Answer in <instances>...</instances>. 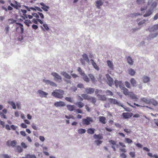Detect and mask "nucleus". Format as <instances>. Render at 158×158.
<instances>
[{"instance_id": "nucleus-1", "label": "nucleus", "mask_w": 158, "mask_h": 158, "mask_svg": "<svg viewBox=\"0 0 158 158\" xmlns=\"http://www.w3.org/2000/svg\"><path fill=\"white\" fill-rule=\"evenodd\" d=\"M64 91L61 89H56L52 93V95L55 97L61 99L63 97Z\"/></svg>"}, {"instance_id": "nucleus-60", "label": "nucleus", "mask_w": 158, "mask_h": 158, "mask_svg": "<svg viewBox=\"0 0 158 158\" xmlns=\"http://www.w3.org/2000/svg\"><path fill=\"white\" fill-rule=\"evenodd\" d=\"M120 152H122L124 153L127 152V150L125 148H121L119 149Z\"/></svg>"}, {"instance_id": "nucleus-25", "label": "nucleus", "mask_w": 158, "mask_h": 158, "mask_svg": "<svg viewBox=\"0 0 158 158\" xmlns=\"http://www.w3.org/2000/svg\"><path fill=\"white\" fill-rule=\"evenodd\" d=\"M66 107L70 111H73L75 109V106L73 105H68Z\"/></svg>"}, {"instance_id": "nucleus-21", "label": "nucleus", "mask_w": 158, "mask_h": 158, "mask_svg": "<svg viewBox=\"0 0 158 158\" xmlns=\"http://www.w3.org/2000/svg\"><path fill=\"white\" fill-rule=\"evenodd\" d=\"M150 99L148 98H143L141 99V101L148 104H150Z\"/></svg>"}, {"instance_id": "nucleus-52", "label": "nucleus", "mask_w": 158, "mask_h": 158, "mask_svg": "<svg viewBox=\"0 0 158 158\" xmlns=\"http://www.w3.org/2000/svg\"><path fill=\"white\" fill-rule=\"evenodd\" d=\"M27 158H36V157L34 155H30L28 154L26 156Z\"/></svg>"}, {"instance_id": "nucleus-55", "label": "nucleus", "mask_w": 158, "mask_h": 158, "mask_svg": "<svg viewBox=\"0 0 158 158\" xmlns=\"http://www.w3.org/2000/svg\"><path fill=\"white\" fill-rule=\"evenodd\" d=\"M21 145L22 146V148H27V145L24 142H22L21 143Z\"/></svg>"}, {"instance_id": "nucleus-30", "label": "nucleus", "mask_w": 158, "mask_h": 158, "mask_svg": "<svg viewBox=\"0 0 158 158\" xmlns=\"http://www.w3.org/2000/svg\"><path fill=\"white\" fill-rule=\"evenodd\" d=\"M94 137L95 139H102L103 138V136L101 135L100 134L98 135L96 134H94Z\"/></svg>"}, {"instance_id": "nucleus-34", "label": "nucleus", "mask_w": 158, "mask_h": 158, "mask_svg": "<svg viewBox=\"0 0 158 158\" xmlns=\"http://www.w3.org/2000/svg\"><path fill=\"white\" fill-rule=\"evenodd\" d=\"M95 129L94 128H90L87 130V133L89 134H93L94 133Z\"/></svg>"}, {"instance_id": "nucleus-14", "label": "nucleus", "mask_w": 158, "mask_h": 158, "mask_svg": "<svg viewBox=\"0 0 158 158\" xmlns=\"http://www.w3.org/2000/svg\"><path fill=\"white\" fill-rule=\"evenodd\" d=\"M38 92L40 94V96L42 97L46 98L48 95V94L47 93L41 90H39L38 91Z\"/></svg>"}, {"instance_id": "nucleus-13", "label": "nucleus", "mask_w": 158, "mask_h": 158, "mask_svg": "<svg viewBox=\"0 0 158 158\" xmlns=\"http://www.w3.org/2000/svg\"><path fill=\"white\" fill-rule=\"evenodd\" d=\"M15 5L13 3H11L10 5L11 6L14 7L15 8L18 9L19 8H20L21 6L19 3L18 2L16 1H14Z\"/></svg>"}, {"instance_id": "nucleus-20", "label": "nucleus", "mask_w": 158, "mask_h": 158, "mask_svg": "<svg viewBox=\"0 0 158 158\" xmlns=\"http://www.w3.org/2000/svg\"><path fill=\"white\" fill-rule=\"evenodd\" d=\"M98 96V98L99 100L105 101H106L107 98L105 95H100Z\"/></svg>"}, {"instance_id": "nucleus-48", "label": "nucleus", "mask_w": 158, "mask_h": 158, "mask_svg": "<svg viewBox=\"0 0 158 158\" xmlns=\"http://www.w3.org/2000/svg\"><path fill=\"white\" fill-rule=\"evenodd\" d=\"M0 157L1 158H10V156L7 154H1L0 155Z\"/></svg>"}, {"instance_id": "nucleus-31", "label": "nucleus", "mask_w": 158, "mask_h": 158, "mask_svg": "<svg viewBox=\"0 0 158 158\" xmlns=\"http://www.w3.org/2000/svg\"><path fill=\"white\" fill-rule=\"evenodd\" d=\"M127 60L128 63L130 65H133V63H134V61L131 57H130L129 56L127 57Z\"/></svg>"}, {"instance_id": "nucleus-16", "label": "nucleus", "mask_w": 158, "mask_h": 158, "mask_svg": "<svg viewBox=\"0 0 158 158\" xmlns=\"http://www.w3.org/2000/svg\"><path fill=\"white\" fill-rule=\"evenodd\" d=\"M96 6L98 8L100 9L101 8L100 6H102L103 4V2L102 0H97L96 2Z\"/></svg>"}, {"instance_id": "nucleus-39", "label": "nucleus", "mask_w": 158, "mask_h": 158, "mask_svg": "<svg viewBox=\"0 0 158 158\" xmlns=\"http://www.w3.org/2000/svg\"><path fill=\"white\" fill-rule=\"evenodd\" d=\"M82 57L83 58V59L87 61L88 62H89V59L88 57V56L85 53L84 54L82 55Z\"/></svg>"}, {"instance_id": "nucleus-51", "label": "nucleus", "mask_w": 158, "mask_h": 158, "mask_svg": "<svg viewBox=\"0 0 158 158\" xmlns=\"http://www.w3.org/2000/svg\"><path fill=\"white\" fill-rule=\"evenodd\" d=\"M65 99L67 101L70 102H72L73 101V98H71L70 97H66L65 98Z\"/></svg>"}, {"instance_id": "nucleus-42", "label": "nucleus", "mask_w": 158, "mask_h": 158, "mask_svg": "<svg viewBox=\"0 0 158 158\" xmlns=\"http://www.w3.org/2000/svg\"><path fill=\"white\" fill-rule=\"evenodd\" d=\"M152 13V12L151 10H148L147 11L145 14L143 15V17H146L150 16Z\"/></svg>"}, {"instance_id": "nucleus-62", "label": "nucleus", "mask_w": 158, "mask_h": 158, "mask_svg": "<svg viewBox=\"0 0 158 158\" xmlns=\"http://www.w3.org/2000/svg\"><path fill=\"white\" fill-rule=\"evenodd\" d=\"M65 117L67 119H70V118H72L73 119H74V117L71 115H69V116L66 115L65 116Z\"/></svg>"}, {"instance_id": "nucleus-43", "label": "nucleus", "mask_w": 158, "mask_h": 158, "mask_svg": "<svg viewBox=\"0 0 158 158\" xmlns=\"http://www.w3.org/2000/svg\"><path fill=\"white\" fill-rule=\"evenodd\" d=\"M102 90L101 89H96L95 91V94L97 96V97H98V95H100V94H101L102 93Z\"/></svg>"}, {"instance_id": "nucleus-8", "label": "nucleus", "mask_w": 158, "mask_h": 158, "mask_svg": "<svg viewBox=\"0 0 158 158\" xmlns=\"http://www.w3.org/2000/svg\"><path fill=\"white\" fill-rule=\"evenodd\" d=\"M133 115L131 113L124 112L122 114V116L124 119H128L131 118Z\"/></svg>"}, {"instance_id": "nucleus-9", "label": "nucleus", "mask_w": 158, "mask_h": 158, "mask_svg": "<svg viewBox=\"0 0 158 158\" xmlns=\"http://www.w3.org/2000/svg\"><path fill=\"white\" fill-rule=\"evenodd\" d=\"M43 81L47 84H49L50 85L53 86H57V85L55 82L49 80L43 79Z\"/></svg>"}, {"instance_id": "nucleus-19", "label": "nucleus", "mask_w": 158, "mask_h": 158, "mask_svg": "<svg viewBox=\"0 0 158 158\" xmlns=\"http://www.w3.org/2000/svg\"><path fill=\"white\" fill-rule=\"evenodd\" d=\"M40 4L41 6H43L41 8L44 11H48V9L49 8V7L48 6L45 5L42 2L40 3Z\"/></svg>"}, {"instance_id": "nucleus-26", "label": "nucleus", "mask_w": 158, "mask_h": 158, "mask_svg": "<svg viewBox=\"0 0 158 158\" xmlns=\"http://www.w3.org/2000/svg\"><path fill=\"white\" fill-rule=\"evenodd\" d=\"M61 74L66 78L69 79L71 77V76L65 72H63L61 73Z\"/></svg>"}, {"instance_id": "nucleus-18", "label": "nucleus", "mask_w": 158, "mask_h": 158, "mask_svg": "<svg viewBox=\"0 0 158 158\" xmlns=\"http://www.w3.org/2000/svg\"><path fill=\"white\" fill-rule=\"evenodd\" d=\"M38 22L41 24L43 23V21L39 19L34 18L32 20V23L35 24H38Z\"/></svg>"}, {"instance_id": "nucleus-40", "label": "nucleus", "mask_w": 158, "mask_h": 158, "mask_svg": "<svg viewBox=\"0 0 158 158\" xmlns=\"http://www.w3.org/2000/svg\"><path fill=\"white\" fill-rule=\"evenodd\" d=\"M83 77V79L85 81L88 82L89 81V79L85 74H84V75H83L82 76Z\"/></svg>"}, {"instance_id": "nucleus-37", "label": "nucleus", "mask_w": 158, "mask_h": 158, "mask_svg": "<svg viewBox=\"0 0 158 158\" xmlns=\"http://www.w3.org/2000/svg\"><path fill=\"white\" fill-rule=\"evenodd\" d=\"M88 101H90L93 104H95L96 102V99L95 97H90Z\"/></svg>"}, {"instance_id": "nucleus-47", "label": "nucleus", "mask_w": 158, "mask_h": 158, "mask_svg": "<svg viewBox=\"0 0 158 158\" xmlns=\"http://www.w3.org/2000/svg\"><path fill=\"white\" fill-rule=\"evenodd\" d=\"M105 92L107 96H112L113 95V92L110 90H107Z\"/></svg>"}, {"instance_id": "nucleus-2", "label": "nucleus", "mask_w": 158, "mask_h": 158, "mask_svg": "<svg viewBox=\"0 0 158 158\" xmlns=\"http://www.w3.org/2000/svg\"><path fill=\"white\" fill-rule=\"evenodd\" d=\"M93 122V119L90 117H87L82 120V123L83 125H88Z\"/></svg>"}, {"instance_id": "nucleus-7", "label": "nucleus", "mask_w": 158, "mask_h": 158, "mask_svg": "<svg viewBox=\"0 0 158 158\" xmlns=\"http://www.w3.org/2000/svg\"><path fill=\"white\" fill-rule=\"evenodd\" d=\"M106 77L107 79V82L108 84L110 86H111L113 84V79L110 77L109 74H107L106 75Z\"/></svg>"}, {"instance_id": "nucleus-44", "label": "nucleus", "mask_w": 158, "mask_h": 158, "mask_svg": "<svg viewBox=\"0 0 158 158\" xmlns=\"http://www.w3.org/2000/svg\"><path fill=\"white\" fill-rule=\"evenodd\" d=\"M130 82L133 86H135L136 81L134 78H131L130 80Z\"/></svg>"}, {"instance_id": "nucleus-22", "label": "nucleus", "mask_w": 158, "mask_h": 158, "mask_svg": "<svg viewBox=\"0 0 158 158\" xmlns=\"http://www.w3.org/2000/svg\"><path fill=\"white\" fill-rule=\"evenodd\" d=\"M75 104L78 107L80 108H82L84 106V104L81 101L77 102Z\"/></svg>"}, {"instance_id": "nucleus-35", "label": "nucleus", "mask_w": 158, "mask_h": 158, "mask_svg": "<svg viewBox=\"0 0 158 158\" xmlns=\"http://www.w3.org/2000/svg\"><path fill=\"white\" fill-rule=\"evenodd\" d=\"M128 72L129 74L132 76L134 75L135 73L134 70L132 69H129L128 70Z\"/></svg>"}, {"instance_id": "nucleus-5", "label": "nucleus", "mask_w": 158, "mask_h": 158, "mask_svg": "<svg viewBox=\"0 0 158 158\" xmlns=\"http://www.w3.org/2000/svg\"><path fill=\"white\" fill-rule=\"evenodd\" d=\"M17 142L16 140L10 141L8 140L6 143V145L8 146H11L12 147H15L17 144Z\"/></svg>"}, {"instance_id": "nucleus-15", "label": "nucleus", "mask_w": 158, "mask_h": 158, "mask_svg": "<svg viewBox=\"0 0 158 158\" xmlns=\"http://www.w3.org/2000/svg\"><path fill=\"white\" fill-rule=\"evenodd\" d=\"M131 99L135 100V101H137L138 100V98H137L136 95H135L133 92H130L128 95Z\"/></svg>"}, {"instance_id": "nucleus-28", "label": "nucleus", "mask_w": 158, "mask_h": 158, "mask_svg": "<svg viewBox=\"0 0 158 158\" xmlns=\"http://www.w3.org/2000/svg\"><path fill=\"white\" fill-rule=\"evenodd\" d=\"M99 121L103 124H105L106 123V118L104 116H100L99 117Z\"/></svg>"}, {"instance_id": "nucleus-11", "label": "nucleus", "mask_w": 158, "mask_h": 158, "mask_svg": "<svg viewBox=\"0 0 158 158\" xmlns=\"http://www.w3.org/2000/svg\"><path fill=\"white\" fill-rule=\"evenodd\" d=\"M85 92L88 94H92L94 93L95 89L94 88H85Z\"/></svg>"}, {"instance_id": "nucleus-57", "label": "nucleus", "mask_w": 158, "mask_h": 158, "mask_svg": "<svg viewBox=\"0 0 158 158\" xmlns=\"http://www.w3.org/2000/svg\"><path fill=\"white\" fill-rule=\"evenodd\" d=\"M109 142L113 145H116V142L114 140H110L109 141Z\"/></svg>"}, {"instance_id": "nucleus-53", "label": "nucleus", "mask_w": 158, "mask_h": 158, "mask_svg": "<svg viewBox=\"0 0 158 158\" xmlns=\"http://www.w3.org/2000/svg\"><path fill=\"white\" fill-rule=\"evenodd\" d=\"M125 141L126 143H131L132 142V141L131 140L128 138H126Z\"/></svg>"}, {"instance_id": "nucleus-4", "label": "nucleus", "mask_w": 158, "mask_h": 158, "mask_svg": "<svg viewBox=\"0 0 158 158\" xmlns=\"http://www.w3.org/2000/svg\"><path fill=\"white\" fill-rule=\"evenodd\" d=\"M51 75L54 77V79L56 81H59L60 82L62 80V78L61 76L59 75L58 73L55 72H52L51 73Z\"/></svg>"}, {"instance_id": "nucleus-45", "label": "nucleus", "mask_w": 158, "mask_h": 158, "mask_svg": "<svg viewBox=\"0 0 158 158\" xmlns=\"http://www.w3.org/2000/svg\"><path fill=\"white\" fill-rule=\"evenodd\" d=\"M78 131L79 134H81L85 133L86 132V130L84 129L80 128L78 129Z\"/></svg>"}, {"instance_id": "nucleus-41", "label": "nucleus", "mask_w": 158, "mask_h": 158, "mask_svg": "<svg viewBox=\"0 0 158 158\" xmlns=\"http://www.w3.org/2000/svg\"><path fill=\"white\" fill-rule=\"evenodd\" d=\"M152 104L154 106H156L158 103V102L155 100L153 99H150V104Z\"/></svg>"}, {"instance_id": "nucleus-23", "label": "nucleus", "mask_w": 158, "mask_h": 158, "mask_svg": "<svg viewBox=\"0 0 158 158\" xmlns=\"http://www.w3.org/2000/svg\"><path fill=\"white\" fill-rule=\"evenodd\" d=\"M107 63L109 68L111 70L114 69V65L113 63L109 60L107 61Z\"/></svg>"}, {"instance_id": "nucleus-38", "label": "nucleus", "mask_w": 158, "mask_h": 158, "mask_svg": "<svg viewBox=\"0 0 158 158\" xmlns=\"http://www.w3.org/2000/svg\"><path fill=\"white\" fill-rule=\"evenodd\" d=\"M24 23L28 27L30 26V24L32 23L31 22L29 19H26L24 21Z\"/></svg>"}, {"instance_id": "nucleus-58", "label": "nucleus", "mask_w": 158, "mask_h": 158, "mask_svg": "<svg viewBox=\"0 0 158 158\" xmlns=\"http://www.w3.org/2000/svg\"><path fill=\"white\" fill-rule=\"evenodd\" d=\"M125 85L127 88H131L130 84L128 81H125Z\"/></svg>"}, {"instance_id": "nucleus-29", "label": "nucleus", "mask_w": 158, "mask_h": 158, "mask_svg": "<svg viewBox=\"0 0 158 158\" xmlns=\"http://www.w3.org/2000/svg\"><path fill=\"white\" fill-rule=\"evenodd\" d=\"M88 76L89 77L93 83H95L97 81L93 74H90L88 75Z\"/></svg>"}, {"instance_id": "nucleus-27", "label": "nucleus", "mask_w": 158, "mask_h": 158, "mask_svg": "<svg viewBox=\"0 0 158 158\" xmlns=\"http://www.w3.org/2000/svg\"><path fill=\"white\" fill-rule=\"evenodd\" d=\"M158 29V24L154 25L150 28V31H154Z\"/></svg>"}, {"instance_id": "nucleus-54", "label": "nucleus", "mask_w": 158, "mask_h": 158, "mask_svg": "<svg viewBox=\"0 0 158 158\" xmlns=\"http://www.w3.org/2000/svg\"><path fill=\"white\" fill-rule=\"evenodd\" d=\"M94 143L97 144V145H99L100 144H102V141L97 140H96Z\"/></svg>"}, {"instance_id": "nucleus-56", "label": "nucleus", "mask_w": 158, "mask_h": 158, "mask_svg": "<svg viewBox=\"0 0 158 158\" xmlns=\"http://www.w3.org/2000/svg\"><path fill=\"white\" fill-rule=\"evenodd\" d=\"M8 21H11L10 22V24H13V23H16V20H15L13 19H8Z\"/></svg>"}, {"instance_id": "nucleus-50", "label": "nucleus", "mask_w": 158, "mask_h": 158, "mask_svg": "<svg viewBox=\"0 0 158 158\" xmlns=\"http://www.w3.org/2000/svg\"><path fill=\"white\" fill-rule=\"evenodd\" d=\"M9 103L12 106L13 109H15L16 108L15 104L14 102L13 101L10 102H9Z\"/></svg>"}, {"instance_id": "nucleus-32", "label": "nucleus", "mask_w": 158, "mask_h": 158, "mask_svg": "<svg viewBox=\"0 0 158 158\" xmlns=\"http://www.w3.org/2000/svg\"><path fill=\"white\" fill-rule=\"evenodd\" d=\"M122 89H123V92L124 94L126 95H128L130 92H129L128 90L125 87H124Z\"/></svg>"}, {"instance_id": "nucleus-64", "label": "nucleus", "mask_w": 158, "mask_h": 158, "mask_svg": "<svg viewBox=\"0 0 158 158\" xmlns=\"http://www.w3.org/2000/svg\"><path fill=\"white\" fill-rule=\"evenodd\" d=\"M146 22V20H143L142 21H141L139 23H138V24L139 25H142L144 23Z\"/></svg>"}, {"instance_id": "nucleus-49", "label": "nucleus", "mask_w": 158, "mask_h": 158, "mask_svg": "<svg viewBox=\"0 0 158 158\" xmlns=\"http://www.w3.org/2000/svg\"><path fill=\"white\" fill-rule=\"evenodd\" d=\"M77 70L79 72V73L82 76L83 75H84V72L82 71L80 67H78Z\"/></svg>"}, {"instance_id": "nucleus-46", "label": "nucleus", "mask_w": 158, "mask_h": 158, "mask_svg": "<svg viewBox=\"0 0 158 158\" xmlns=\"http://www.w3.org/2000/svg\"><path fill=\"white\" fill-rule=\"evenodd\" d=\"M129 154L132 158H134L136 154L135 152H130L129 153Z\"/></svg>"}, {"instance_id": "nucleus-63", "label": "nucleus", "mask_w": 158, "mask_h": 158, "mask_svg": "<svg viewBox=\"0 0 158 158\" xmlns=\"http://www.w3.org/2000/svg\"><path fill=\"white\" fill-rule=\"evenodd\" d=\"M120 157L121 158H126L127 157V156L124 153H123L120 154Z\"/></svg>"}, {"instance_id": "nucleus-61", "label": "nucleus", "mask_w": 158, "mask_h": 158, "mask_svg": "<svg viewBox=\"0 0 158 158\" xmlns=\"http://www.w3.org/2000/svg\"><path fill=\"white\" fill-rule=\"evenodd\" d=\"M43 26L44 27V28H45V29L47 31H48L49 30V28L48 27L47 24H43Z\"/></svg>"}, {"instance_id": "nucleus-12", "label": "nucleus", "mask_w": 158, "mask_h": 158, "mask_svg": "<svg viewBox=\"0 0 158 158\" xmlns=\"http://www.w3.org/2000/svg\"><path fill=\"white\" fill-rule=\"evenodd\" d=\"M54 105L56 107H58L64 106H65V104L63 102L60 101L55 102L54 104Z\"/></svg>"}, {"instance_id": "nucleus-10", "label": "nucleus", "mask_w": 158, "mask_h": 158, "mask_svg": "<svg viewBox=\"0 0 158 158\" xmlns=\"http://www.w3.org/2000/svg\"><path fill=\"white\" fill-rule=\"evenodd\" d=\"M115 86L117 87H119L120 88L122 89L123 87V84L121 81H119L117 80H115L114 81Z\"/></svg>"}, {"instance_id": "nucleus-33", "label": "nucleus", "mask_w": 158, "mask_h": 158, "mask_svg": "<svg viewBox=\"0 0 158 158\" xmlns=\"http://www.w3.org/2000/svg\"><path fill=\"white\" fill-rule=\"evenodd\" d=\"M150 78L149 77L144 76L143 78V81L144 83H146L150 81Z\"/></svg>"}, {"instance_id": "nucleus-59", "label": "nucleus", "mask_w": 158, "mask_h": 158, "mask_svg": "<svg viewBox=\"0 0 158 158\" xmlns=\"http://www.w3.org/2000/svg\"><path fill=\"white\" fill-rule=\"evenodd\" d=\"M145 0H137L136 2L138 4H141L144 2Z\"/></svg>"}, {"instance_id": "nucleus-6", "label": "nucleus", "mask_w": 158, "mask_h": 158, "mask_svg": "<svg viewBox=\"0 0 158 158\" xmlns=\"http://www.w3.org/2000/svg\"><path fill=\"white\" fill-rule=\"evenodd\" d=\"M109 102L111 104H117L119 106L123 107V105H121L115 99L113 98H109L108 99Z\"/></svg>"}, {"instance_id": "nucleus-17", "label": "nucleus", "mask_w": 158, "mask_h": 158, "mask_svg": "<svg viewBox=\"0 0 158 158\" xmlns=\"http://www.w3.org/2000/svg\"><path fill=\"white\" fill-rule=\"evenodd\" d=\"M90 61L91 64L93 66V67L97 71L99 70V67L98 66L96 63L94 61V60L93 59H91Z\"/></svg>"}, {"instance_id": "nucleus-24", "label": "nucleus", "mask_w": 158, "mask_h": 158, "mask_svg": "<svg viewBox=\"0 0 158 158\" xmlns=\"http://www.w3.org/2000/svg\"><path fill=\"white\" fill-rule=\"evenodd\" d=\"M16 151L20 153L23 151V148L20 146L18 145L15 147Z\"/></svg>"}, {"instance_id": "nucleus-36", "label": "nucleus", "mask_w": 158, "mask_h": 158, "mask_svg": "<svg viewBox=\"0 0 158 158\" xmlns=\"http://www.w3.org/2000/svg\"><path fill=\"white\" fill-rule=\"evenodd\" d=\"M82 97L85 100H86L88 101L89 99L90 96L85 94H81Z\"/></svg>"}, {"instance_id": "nucleus-3", "label": "nucleus", "mask_w": 158, "mask_h": 158, "mask_svg": "<svg viewBox=\"0 0 158 158\" xmlns=\"http://www.w3.org/2000/svg\"><path fill=\"white\" fill-rule=\"evenodd\" d=\"M16 24L19 26L16 28V31L19 32L21 34H23L24 32L23 25L19 23H16Z\"/></svg>"}]
</instances>
